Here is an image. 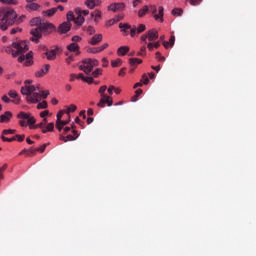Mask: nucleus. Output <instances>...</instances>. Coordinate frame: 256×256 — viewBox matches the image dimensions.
<instances>
[{"instance_id": "2eb2a0df", "label": "nucleus", "mask_w": 256, "mask_h": 256, "mask_svg": "<svg viewBox=\"0 0 256 256\" xmlns=\"http://www.w3.org/2000/svg\"><path fill=\"white\" fill-rule=\"evenodd\" d=\"M77 17L74 19L75 25H78V27H81L83 23H85V18L83 15H81V10H76Z\"/></svg>"}, {"instance_id": "423d86ee", "label": "nucleus", "mask_w": 256, "mask_h": 256, "mask_svg": "<svg viewBox=\"0 0 256 256\" xmlns=\"http://www.w3.org/2000/svg\"><path fill=\"white\" fill-rule=\"evenodd\" d=\"M107 91V86H101L98 90V93L100 94V101L97 103V107H100L101 109H104L105 105H107L108 107H112L113 106V98L107 94H105V92Z\"/></svg>"}, {"instance_id": "a19ab883", "label": "nucleus", "mask_w": 256, "mask_h": 256, "mask_svg": "<svg viewBox=\"0 0 256 256\" xmlns=\"http://www.w3.org/2000/svg\"><path fill=\"white\" fill-rule=\"evenodd\" d=\"M1 139L4 142L6 141L7 143H13V141H15V137L14 136L12 138H7V137H5V135H2Z\"/></svg>"}, {"instance_id": "c85d7f7f", "label": "nucleus", "mask_w": 256, "mask_h": 256, "mask_svg": "<svg viewBox=\"0 0 256 256\" xmlns=\"http://www.w3.org/2000/svg\"><path fill=\"white\" fill-rule=\"evenodd\" d=\"M84 31H86L88 35H95L96 32L93 26H84Z\"/></svg>"}, {"instance_id": "f8f14e48", "label": "nucleus", "mask_w": 256, "mask_h": 256, "mask_svg": "<svg viewBox=\"0 0 256 256\" xmlns=\"http://www.w3.org/2000/svg\"><path fill=\"white\" fill-rule=\"evenodd\" d=\"M103 41V34H95L90 40H88L89 45H99Z\"/></svg>"}, {"instance_id": "3c124183", "label": "nucleus", "mask_w": 256, "mask_h": 256, "mask_svg": "<svg viewBox=\"0 0 256 256\" xmlns=\"http://www.w3.org/2000/svg\"><path fill=\"white\" fill-rule=\"evenodd\" d=\"M7 169V164H4L2 167H0V181L3 179V173Z\"/></svg>"}, {"instance_id": "0e129e2a", "label": "nucleus", "mask_w": 256, "mask_h": 256, "mask_svg": "<svg viewBox=\"0 0 256 256\" xmlns=\"http://www.w3.org/2000/svg\"><path fill=\"white\" fill-rule=\"evenodd\" d=\"M147 49H148L149 51H153V50L155 49V46L153 45V42H149V43L147 44Z\"/></svg>"}, {"instance_id": "4be33fe9", "label": "nucleus", "mask_w": 256, "mask_h": 256, "mask_svg": "<svg viewBox=\"0 0 256 256\" xmlns=\"http://www.w3.org/2000/svg\"><path fill=\"white\" fill-rule=\"evenodd\" d=\"M48 61H53L57 57V50L53 49L45 53Z\"/></svg>"}, {"instance_id": "6e6d98bb", "label": "nucleus", "mask_w": 256, "mask_h": 256, "mask_svg": "<svg viewBox=\"0 0 256 256\" xmlns=\"http://www.w3.org/2000/svg\"><path fill=\"white\" fill-rule=\"evenodd\" d=\"M107 47H109L108 43H104L102 46L98 47L99 53H101V51H105V49H107Z\"/></svg>"}, {"instance_id": "774afa93", "label": "nucleus", "mask_w": 256, "mask_h": 256, "mask_svg": "<svg viewBox=\"0 0 256 256\" xmlns=\"http://www.w3.org/2000/svg\"><path fill=\"white\" fill-rule=\"evenodd\" d=\"M63 127L59 122H56V128L58 129L59 132L63 131Z\"/></svg>"}, {"instance_id": "dca6fc26", "label": "nucleus", "mask_w": 256, "mask_h": 256, "mask_svg": "<svg viewBox=\"0 0 256 256\" xmlns=\"http://www.w3.org/2000/svg\"><path fill=\"white\" fill-rule=\"evenodd\" d=\"M59 33H69L71 31V22H64L58 28Z\"/></svg>"}, {"instance_id": "2f4dec72", "label": "nucleus", "mask_w": 256, "mask_h": 256, "mask_svg": "<svg viewBox=\"0 0 256 256\" xmlns=\"http://www.w3.org/2000/svg\"><path fill=\"white\" fill-rule=\"evenodd\" d=\"M85 5L88 9H95V0H86Z\"/></svg>"}, {"instance_id": "5fc2aeb1", "label": "nucleus", "mask_w": 256, "mask_h": 256, "mask_svg": "<svg viewBox=\"0 0 256 256\" xmlns=\"http://www.w3.org/2000/svg\"><path fill=\"white\" fill-rule=\"evenodd\" d=\"M2 101L4 103H13V100H10L9 96H7V95L2 96Z\"/></svg>"}, {"instance_id": "f03ea898", "label": "nucleus", "mask_w": 256, "mask_h": 256, "mask_svg": "<svg viewBox=\"0 0 256 256\" xmlns=\"http://www.w3.org/2000/svg\"><path fill=\"white\" fill-rule=\"evenodd\" d=\"M27 19L26 15L17 16L13 8L0 10V31H7L13 25H21Z\"/></svg>"}, {"instance_id": "680f3d73", "label": "nucleus", "mask_w": 256, "mask_h": 256, "mask_svg": "<svg viewBox=\"0 0 256 256\" xmlns=\"http://www.w3.org/2000/svg\"><path fill=\"white\" fill-rule=\"evenodd\" d=\"M168 43L170 47H173L175 45V36H171Z\"/></svg>"}, {"instance_id": "e2e57ef3", "label": "nucleus", "mask_w": 256, "mask_h": 256, "mask_svg": "<svg viewBox=\"0 0 256 256\" xmlns=\"http://www.w3.org/2000/svg\"><path fill=\"white\" fill-rule=\"evenodd\" d=\"M47 115H49V110H45L40 113V117H42V119H45V117H47Z\"/></svg>"}, {"instance_id": "20e7f679", "label": "nucleus", "mask_w": 256, "mask_h": 256, "mask_svg": "<svg viewBox=\"0 0 256 256\" xmlns=\"http://www.w3.org/2000/svg\"><path fill=\"white\" fill-rule=\"evenodd\" d=\"M54 29H55V26L52 23L42 22V25L30 31L32 35L31 41H33L34 43H39V39L43 37L42 33H46V34L53 33Z\"/></svg>"}, {"instance_id": "58836bf2", "label": "nucleus", "mask_w": 256, "mask_h": 256, "mask_svg": "<svg viewBox=\"0 0 256 256\" xmlns=\"http://www.w3.org/2000/svg\"><path fill=\"white\" fill-rule=\"evenodd\" d=\"M48 145H49L48 143L43 144L42 146H40L39 148H36L35 150L36 152L38 151V153H45V149H47Z\"/></svg>"}, {"instance_id": "a211bd4d", "label": "nucleus", "mask_w": 256, "mask_h": 256, "mask_svg": "<svg viewBox=\"0 0 256 256\" xmlns=\"http://www.w3.org/2000/svg\"><path fill=\"white\" fill-rule=\"evenodd\" d=\"M9 97H11L12 103H15V105H19L21 103V98L18 97L17 91L15 90H10L8 92Z\"/></svg>"}, {"instance_id": "c9c22d12", "label": "nucleus", "mask_w": 256, "mask_h": 256, "mask_svg": "<svg viewBox=\"0 0 256 256\" xmlns=\"http://www.w3.org/2000/svg\"><path fill=\"white\" fill-rule=\"evenodd\" d=\"M15 141H17L18 143H23V141H25V134H22V135H15Z\"/></svg>"}, {"instance_id": "338daca9", "label": "nucleus", "mask_w": 256, "mask_h": 256, "mask_svg": "<svg viewBox=\"0 0 256 256\" xmlns=\"http://www.w3.org/2000/svg\"><path fill=\"white\" fill-rule=\"evenodd\" d=\"M102 67H108V65H109V60H107V58H103L102 59Z\"/></svg>"}, {"instance_id": "a878e982", "label": "nucleus", "mask_w": 256, "mask_h": 256, "mask_svg": "<svg viewBox=\"0 0 256 256\" xmlns=\"http://www.w3.org/2000/svg\"><path fill=\"white\" fill-rule=\"evenodd\" d=\"M118 55H122L125 56L127 55V53H129V47L127 46H121L118 51H117Z\"/></svg>"}, {"instance_id": "4d7b16f0", "label": "nucleus", "mask_w": 256, "mask_h": 256, "mask_svg": "<svg viewBox=\"0 0 256 256\" xmlns=\"http://www.w3.org/2000/svg\"><path fill=\"white\" fill-rule=\"evenodd\" d=\"M203 0H190V5L193 7L199 5Z\"/></svg>"}, {"instance_id": "7ed1b4c3", "label": "nucleus", "mask_w": 256, "mask_h": 256, "mask_svg": "<svg viewBox=\"0 0 256 256\" xmlns=\"http://www.w3.org/2000/svg\"><path fill=\"white\" fill-rule=\"evenodd\" d=\"M17 119H27L30 129H41L42 133H49L55 129V124L50 122L47 124V118H44L42 122L37 123V120L31 115V113L20 112L17 114Z\"/></svg>"}, {"instance_id": "c03bdc74", "label": "nucleus", "mask_w": 256, "mask_h": 256, "mask_svg": "<svg viewBox=\"0 0 256 256\" xmlns=\"http://www.w3.org/2000/svg\"><path fill=\"white\" fill-rule=\"evenodd\" d=\"M71 128L73 129L72 130V133H73V137H76V139H79V132H77V130H75V124H72Z\"/></svg>"}, {"instance_id": "13d9d810", "label": "nucleus", "mask_w": 256, "mask_h": 256, "mask_svg": "<svg viewBox=\"0 0 256 256\" xmlns=\"http://www.w3.org/2000/svg\"><path fill=\"white\" fill-rule=\"evenodd\" d=\"M115 91V86L110 85L107 89L108 94L111 96L113 95V92Z\"/></svg>"}, {"instance_id": "de8ad7c7", "label": "nucleus", "mask_w": 256, "mask_h": 256, "mask_svg": "<svg viewBox=\"0 0 256 256\" xmlns=\"http://www.w3.org/2000/svg\"><path fill=\"white\" fill-rule=\"evenodd\" d=\"M19 125L20 127H27V125H29V122L27 119H21Z\"/></svg>"}, {"instance_id": "6e6552de", "label": "nucleus", "mask_w": 256, "mask_h": 256, "mask_svg": "<svg viewBox=\"0 0 256 256\" xmlns=\"http://www.w3.org/2000/svg\"><path fill=\"white\" fill-rule=\"evenodd\" d=\"M150 11L154 14V19L156 21H160V23H163V11H165L163 6H159V8H158L159 13L158 14H157V6H155V5L150 6Z\"/></svg>"}, {"instance_id": "4c0bfd02", "label": "nucleus", "mask_w": 256, "mask_h": 256, "mask_svg": "<svg viewBox=\"0 0 256 256\" xmlns=\"http://www.w3.org/2000/svg\"><path fill=\"white\" fill-rule=\"evenodd\" d=\"M21 31H23V29H21L19 27L12 28L10 30V35H17V33H21Z\"/></svg>"}, {"instance_id": "39448f33", "label": "nucleus", "mask_w": 256, "mask_h": 256, "mask_svg": "<svg viewBox=\"0 0 256 256\" xmlns=\"http://www.w3.org/2000/svg\"><path fill=\"white\" fill-rule=\"evenodd\" d=\"M37 91V87L35 85H25L21 88L22 95H26L27 103H39L41 101V94Z\"/></svg>"}, {"instance_id": "8fccbe9b", "label": "nucleus", "mask_w": 256, "mask_h": 256, "mask_svg": "<svg viewBox=\"0 0 256 256\" xmlns=\"http://www.w3.org/2000/svg\"><path fill=\"white\" fill-rule=\"evenodd\" d=\"M145 51H147V47L142 46V47L140 48V52L137 53V56H138V57H143V53H145Z\"/></svg>"}, {"instance_id": "9b49d317", "label": "nucleus", "mask_w": 256, "mask_h": 256, "mask_svg": "<svg viewBox=\"0 0 256 256\" xmlns=\"http://www.w3.org/2000/svg\"><path fill=\"white\" fill-rule=\"evenodd\" d=\"M147 35H148V41L150 43H153V41H157V39H159V31H157V29L148 30Z\"/></svg>"}, {"instance_id": "bb28decb", "label": "nucleus", "mask_w": 256, "mask_h": 256, "mask_svg": "<svg viewBox=\"0 0 256 256\" xmlns=\"http://www.w3.org/2000/svg\"><path fill=\"white\" fill-rule=\"evenodd\" d=\"M43 22H41V18L39 17H36V18H33L31 21H30V24L32 26H35V27H41Z\"/></svg>"}, {"instance_id": "ddd939ff", "label": "nucleus", "mask_w": 256, "mask_h": 256, "mask_svg": "<svg viewBox=\"0 0 256 256\" xmlns=\"http://www.w3.org/2000/svg\"><path fill=\"white\" fill-rule=\"evenodd\" d=\"M49 69H51V65L45 64L42 69L35 73V77H44V75L49 73Z\"/></svg>"}, {"instance_id": "1a4fd4ad", "label": "nucleus", "mask_w": 256, "mask_h": 256, "mask_svg": "<svg viewBox=\"0 0 256 256\" xmlns=\"http://www.w3.org/2000/svg\"><path fill=\"white\" fill-rule=\"evenodd\" d=\"M147 29V26L145 24H139V26H132L130 30V36L135 37V35H140V33H143Z\"/></svg>"}, {"instance_id": "393cba45", "label": "nucleus", "mask_w": 256, "mask_h": 256, "mask_svg": "<svg viewBox=\"0 0 256 256\" xmlns=\"http://www.w3.org/2000/svg\"><path fill=\"white\" fill-rule=\"evenodd\" d=\"M56 13H57V8H51L46 11H43V15H45L46 17H53V15H55Z\"/></svg>"}, {"instance_id": "72a5a7b5", "label": "nucleus", "mask_w": 256, "mask_h": 256, "mask_svg": "<svg viewBox=\"0 0 256 256\" xmlns=\"http://www.w3.org/2000/svg\"><path fill=\"white\" fill-rule=\"evenodd\" d=\"M0 3L4 5H17V0H0Z\"/></svg>"}, {"instance_id": "79ce46f5", "label": "nucleus", "mask_w": 256, "mask_h": 256, "mask_svg": "<svg viewBox=\"0 0 256 256\" xmlns=\"http://www.w3.org/2000/svg\"><path fill=\"white\" fill-rule=\"evenodd\" d=\"M39 94L41 95V99H47V97H49V90L40 91Z\"/></svg>"}, {"instance_id": "052dcab7", "label": "nucleus", "mask_w": 256, "mask_h": 256, "mask_svg": "<svg viewBox=\"0 0 256 256\" xmlns=\"http://www.w3.org/2000/svg\"><path fill=\"white\" fill-rule=\"evenodd\" d=\"M66 139H67V141H76V140H77V137H75V136L69 134V135L66 136Z\"/></svg>"}, {"instance_id": "a18cd8bd", "label": "nucleus", "mask_w": 256, "mask_h": 256, "mask_svg": "<svg viewBox=\"0 0 256 256\" xmlns=\"http://www.w3.org/2000/svg\"><path fill=\"white\" fill-rule=\"evenodd\" d=\"M156 59H158V61H161L162 63H164L165 56H161V52H156Z\"/></svg>"}, {"instance_id": "b1692460", "label": "nucleus", "mask_w": 256, "mask_h": 256, "mask_svg": "<svg viewBox=\"0 0 256 256\" xmlns=\"http://www.w3.org/2000/svg\"><path fill=\"white\" fill-rule=\"evenodd\" d=\"M128 61L131 67H135V65H141V63H143V60L139 58H129Z\"/></svg>"}, {"instance_id": "7c9ffc66", "label": "nucleus", "mask_w": 256, "mask_h": 256, "mask_svg": "<svg viewBox=\"0 0 256 256\" xmlns=\"http://www.w3.org/2000/svg\"><path fill=\"white\" fill-rule=\"evenodd\" d=\"M172 15L181 17V15H183V9H181V8H174L172 10Z\"/></svg>"}, {"instance_id": "603ef678", "label": "nucleus", "mask_w": 256, "mask_h": 256, "mask_svg": "<svg viewBox=\"0 0 256 256\" xmlns=\"http://www.w3.org/2000/svg\"><path fill=\"white\" fill-rule=\"evenodd\" d=\"M142 81L144 85H149V78L147 77V74H143Z\"/></svg>"}, {"instance_id": "f257e3e1", "label": "nucleus", "mask_w": 256, "mask_h": 256, "mask_svg": "<svg viewBox=\"0 0 256 256\" xmlns=\"http://www.w3.org/2000/svg\"><path fill=\"white\" fill-rule=\"evenodd\" d=\"M5 51L6 53H11L12 57H18V63H23L24 61L25 67H31V65H33V52L27 53V51H29L27 42H13L11 46L6 47ZM23 53L27 54L23 55Z\"/></svg>"}, {"instance_id": "473e14b6", "label": "nucleus", "mask_w": 256, "mask_h": 256, "mask_svg": "<svg viewBox=\"0 0 256 256\" xmlns=\"http://www.w3.org/2000/svg\"><path fill=\"white\" fill-rule=\"evenodd\" d=\"M17 133V130L15 129H6L2 131V135H15Z\"/></svg>"}, {"instance_id": "09e8293b", "label": "nucleus", "mask_w": 256, "mask_h": 256, "mask_svg": "<svg viewBox=\"0 0 256 256\" xmlns=\"http://www.w3.org/2000/svg\"><path fill=\"white\" fill-rule=\"evenodd\" d=\"M84 83H88V85H93V77H84Z\"/></svg>"}, {"instance_id": "4468645a", "label": "nucleus", "mask_w": 256, "mask_h": 256, "mask_svg": "<svg viewBox=\"0 0 256 256\" xmlns=\"http://www.w3.org/2000/svg\"><path fill=\"white\" fill-rule=\"evenodd\" d=\"M119 28L121 29L122 33H124L125 37H127V35H129V31L133 29L129 23H120Z\"/></svg>"}, {"instance_id": "ea45409f", "label": "nucleus", "mask_w": 256, "mask_h": 256, "mask_svg": "<svg viewBox=\"0 0 256 256\" xmlns=\"http://www.w3.org/2000/svg\"><path fill=\"white\" fill-rule=\"evenodd\" d=\"M37 109H47V101L44 100V101L38 103Z\"/></svg>"}, {"instance_id": "412c9836", "label": "nucleus", "mask_w": 256, "mask_h": 256, "mask_svg": "<svg viewBox=\"0 0 256 256\" xmlns=\"http://www.w3.org/2000/svg\"><path fill=\"white\" fill-rule=\"evenodd\" d=\"M41 5L34 3V2H29L26 6L25 9L28 11H37Z\"/></svg>"}, {"instance_id": "0eeeda50", "label": "nucleus", "mask_w": 256, "mask_h": 256, "mask_svg": "<svg viewBox=\"0 0 256 256\" xmlns=\"http://www.w3.org/2000/svg\"><path fill=\"white\" fill-rule=\"evenodd\" d=\"M98 66H99V60L87 58V59H84L82 63L79 65V69L80 71H83L86 75H89V73L93 71V68Z\"/></svg>"}, {"instance_id": "49530a36", "label": "nucleus", "mask_w": 256, "mask_h": 256, "mask_svg": "<svg viewBox=\"0 0 256 256\" xmlns=\"http://www.w3.org/2000/svg\"><path fill=\"white\" fill-rule=\"evenodd\" d=\"M102 70L97 68L94 72H92V77L97 78L99 75H101Z\"/></svg>"}, {"instance_id": "aec40b11", "label": "nucleus", "mask_w": 256, "mask_h": 256, "mask_svg": "<svg viewBox=\"0 0 256 256\" xmlns=\"http://www.w3.org/2000/svg\"><path fill=\"white\" fill-rule=\"evenodd\" d=\"M66 49L70 51L71 53H76V55H79V44L73 42L69 44Z\"/></svg>"}, {"instance_id": "f704fd0d", "label": "nucleus", "mask_w": 256, "mask_h": 256, "mask_svg": "<svg viewBox=\"0 0 256 256\" xmlns=\"http://www.w3.org/2000/svg\"><path fill=\"white\" fill-rule=\"evenodd\" d=\"M121 63H123V61L118 58L116 60H112L111 61V66L112 67H120Z\"/></svg>"}, {"instance_id": "bf43d9fd", "label": "nucleus", "mask_w": 256, "mask_h": 256, "mask_svg": "<svg viewBox=\"0 0 256 256\" xmlns=\"http://www.w3.org/2000/svg\"><path fill=\"white\" fill-rule=\"evenodd\" d=\"M63 115H65L64 111L58 112V114H57V121L56 122H60L62 117H63Z\"/></svg>"}, {"instance_id": "cd10ccee", "label": "nucleus", "mask_w": 256, "mask_h": 256, "mask_svg": "<svg viewBox=\"0 0 256 256\" xmlns=\"http://www.w3.org/2000/svg\"><path fill=\"white\" fill-rule=\"evenodd\" d=\"M148 12H149V7L144 6L142 9L138 11V17H145V15H147Z\"/></svg>"}, {"instance_id": "37998d69", "label": "nucleus", "mask_w": 256, "mask_h": 256, "mask_svg": "<svg viewBox=\"0 0 256 256\" xmlns=\"http://www.w3.org/2000/svg\"><path fill=\"white\" fill-rule=\"evenodd\" d=\"M142 43H144L145 45H147V39H149V36L147 34V32L145 34H143L141 37H140Z\"/></svg>"}, {"instance_id": "f3484780", "label": "nucleus", "mask_w": 256, "mask_h": 256, "mask_svg": "<svg viewBox=\"0 0 256 256\" xmlns=\"http://www.w3.org/2000/svg\"><path fill=\"white\" fill-rule=\"evenodd\" d=\"M11 119H13V113H11V111H6L0 116L1 123H9Z\"/></svg>"}, {"instance_id": "c756f323", "label": "nucleus", "mask_w": 256, "mask_h": 256, "mask_svg": "<svg viewBox=\"0 0 256 256\" xmlns=\"http://www.w3.org/2000/svg\"><path fill=\"white\" fill-rule=\"evenodd\" d=\"M66 17H67V23H71V21H75V18H76L73 11H69Z\"/></svg>"}, {"instance_id": "9d476101", "label": "nucleus", "mask_w": 256, "mask_h": 256, "mask_svg": "<svg viewBox=\"0 0 256 256\" xmlns=\"http://www.w3.org/2000/svg\"><path fill=\"white\" fill-rule=\"evenodd\" d=\"M125 3H112L108 6V11H113V13H117V11H124Z\"/></svg>"}, {"instance_id": "69168bd1", "label": "nucleus", "mask_w": 256, "mask_h": 256, "mask_svg": "<svg viewBox=\"0 0 256 256\" xmlns=\"http://www.w3.org/2000/svg\"><path fill=\"white\" fill-rule=\"evenodd\" d=\"M72 41H73V43H79V41H81V37L80 36H73Z\"/></svg>"}, {"instance_id": "864d4df0", "label": "nucleus", "mask_w": 256, "mask_h": 256, "mask_svg": "<svg viewBox=\"0 0 256 256\" xmlns=\"http://www.w3.org/2000/svg\"><path fill=\"white\" fill-rule=\"evenodd\" d=\"M88 53H93L94 55L99 53V48H88Z\"/></svg>"}, {"instance_id": "e433bc0d", "label": "nucleus", "mask_w": 256, "mask_h": 256, "mask_svg": "<svg viewBox=\"0 0 256 256\" xmlns=\"http://www.w3.org/2000/svg\"><path fill=\"white\" fill-rule=\"evenodd\" d=\"M75 111H77V106L75 104H71L67 109V114L69 115V113H75Z\"/></svg>"}, {"instance_id": "6ab92c4d", "label": "nucleus", "mask_w": 256, "mask_h": 256, "mask_svg": "<svg viewBox=\"0 0 256 256\" xmlns=\"http://www.w3.org/2000/svg\"><path fill=\"white\" fill-rule=\"evenodd\" d=\"M37 153L36 149L30 148V149H23L19 155H26V157H33Z\"/></svg>"}, {"instance_id": "5701e85b", "label": "nucleus", "mask_w": 256, "mask_h": 256, "mask_svg": "<svg viewBox=\"0 0 256 256\" xmlns=\"http://www.w3.org/2000/svg\"><path fill=\"white\" fill-rule=\"evenodd\" d=\"M91 18H94V22L96 24L99 23V19H101V11L100 10H95L94 12L91 13Z\"/></svg>"}]
</instances>
